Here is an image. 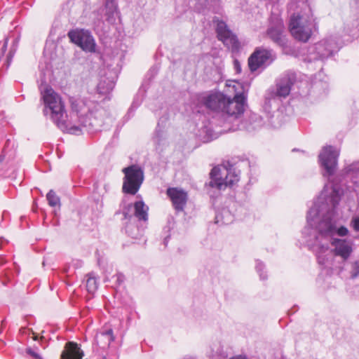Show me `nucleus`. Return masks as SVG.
Segmentation results:
<instances>
[{
    "instance_id": "1",
    "label": "nucleus",
    "mask_w": 359,
    "mask_h": 359,
    "mask_svg": "<svg viewBox=\"0 0 359 359\" xmlns=\"http://www.w3.org/2000/svg\"><path fill=\"white\" fill-rule=\"evenodd\" d=\"M329 181L324 186L320 197L309 209L307 226L303 235L307 246L317 254L327 250L334 236H346L348 233L344 226L337 228L334 208L339 204L343 190L338 183Z\"/></svg>"
},
{
    "instance_id": "2",
    "label": "nucleus",
    "mask_w": 359,
    "mask_h": 359,
    "mask_svg": "<svg viewBox=\"0 0 359 359\" xmlns=\"http://www.w3.org/2000/svg\"><path fill=\"white\" fill-rule=\"evenodd\" d=\"M44 102L43 113L62 131L73 135H79L83 131L93 132L99 130L102 121L97 115H101L98 109H90L81 100L72 101V114L71 120L67 121V115L61 97L50 87H46L42 93Z\"/></svg>"
},
{
    "instance_id": "3",
    "label": "nucleus",
    "mask_w": 359,
    "mask_h": 359,
    "mask_svg": "<svg viewBox=\"0 0 359 359\" xmlns=\"http://www.w3.org/2000/svg\"><path fill=\"white\" fill-rule=\"evenodd\" d=\"M317 24L313 15L304 16L294 13L290 17L289 29L295 39L306 42L311 38L313 29H317Z\"/></svg>"
},
{
    "instance_id": "4",
    "label": "nucleus",
    "mask_w": 359,
    "mask_h": 359,
    "mask_svg": "<svg viewBox=\"0 0 359 359\" xmlns=\"http://www.w3.org/2000/svg\"><path fill=\"white\" fill-rule=\"evenodd\" d=\"M296 79L295 73L287 72L278 81L276 86L269 88L264 96L265 108L269 109L273 104L278 103L281 98L286 97L290 94Z\"/></svg>"
},
{
    "instance_id": "5",
    "label": "nucleus",
    "mask_w": 359,
    "mask_h": 359,
    "mask_svg": "<svg viewBox=\"0 0 359 359\" xmlns=\"http://www.w3.org/2000/svg\"><path fill=\"white\" fill-rule=\"evenodd\" d=\"M233 88H234L236 93L233 98L231 99L226 97L225 101L222 114V116H226L225 118L236 119L245 110L247 93L243 86L240 83H235Z\"/></svg>"
},
{
    "instance_id": "6",
    "label": "nucleus",
    "mask_w": 359,
    "mask_h": 359,
    "mask_svg": "<svg viewBox=\"0 0 359 359\" xmlns=\"http://www.w3.org/2000/svg\"><path fill=\"white\" fill-rule=\"evenodd\" d=\"M339 151L332 146L324 147L318 155L320 167L324 177H330L335 173L337 164Z\"/></svg>"
},
{
    "instance_id": "7",
    "label": "nucleus",
    "mask_w": 359,
    "mask_h": 359,
    "mask_svg": "<svg viewBox=\"0 0 359 359\" xmlns=\"http://www.w3.org/2000/svg\"><path fill=\"white\" fill-rule=\"evenodd\" d=\"M337 50V45L332 38L320 41L311 46L309 50L308 60H322L331 56L334 51Z\"/></svg>"
},
{
    "instance_id": "8",
    "label": "nucleus",
    "mask_w": 359,
    "mask_h": 359,
    "mask_svg": "<svg viewBox=\"0 0 359 359\" xmlns=\"http://www.w3.org/2000/svg\"><path fill=\"white\" fill-rule=\"evenodd\" d=\"M70 41L80 47L83 51L95 53L96 43L91 33L86 29H73L68 32Z\"/></svg>"
},
{
    "instance_id": "9",
    "label": "nucleus",
    "mask_w": 359,
    "mask_h": 359,
    "mask_svg": "<svg viewBox=\"0 0 359 359\" xmlns=\"http://www.w3.org/2000/svg\"><path fill=\"white\" fill-rule=\"evenodd\" d=\"M216 23V32L217 38L232 52H238L240 48V43L236 36L229 29L225 22L219 20L217 18L213 19Z\"/></svg>"
},
{
    "instance_id": "10",
    "label": "nucleus",
    "mask_w": 359,
    "mask_h": 359,
    "mask_svg": "<svg viewBox=\"0 0 359 359\" xmlns=\"http://www.w3.org/2000/svg\"><path fill=\"white\" fill-rule=\"evenodd\" d=\"M275 57L271 50L257 48L248 58V66L251 72L270 65Z\"/></svg>"
},
{
    "instance_id": "11",
    "label": "nucleus",
    "mask_w": 359,
    "mask_h": 359,
    "mask_svg": "<svg viewBox=\"0 0 359 359\" xmlns=\"http://www.w3.org/2000/svg\"><path fill=\"white\" fill-rule=\"evenodd\" d=\"M239 176L240 170L229 161L215 166L210 172V180H233Z\"/></svg>"
},
{
    "instance_id": "12",
    "label": "nucleus",
    "mask_w": 359,
    "mask_h": 359,
    "mask_svg": "<svg viewBox=\"0 0 359 359\" xmlns=\"http://www.w3.org/2000/svg\"><path fill=\"white\" fill-rule=\"evenodd\" d=\"M283 21L276 17L273 19L266 31V36L275 43L280 46H285L287 39L284 35Z\"/></svg>"
},
{
    "instance_id": "13",
    "label": "nucleus",
    "mask_w": 359,
    "mask_h": 359,
    "mask_svg": "<svg viewBox=\"0 0 359 359\" xmlns=\"http://www.w3.org/2000/svg\"><path fill=\"white\" fill-rule=\"evenodd\" d=\"M198 101L207 108L213 111H221L223 114L226 96L220 93L208 95H196Z\"/></svg>"
},
{
    "instance_id": "14",
    "label": "nucleus",
    "mask_w": 359,
    "mask_h": 359,
    "mask_svg": "<svg viewBox=\"0 0 359 359\" xmlns=\"http://www.w3.org/2000/svg\"><path fill=\"white\" fill-rule=\"evenodd\" d=\"M166 194L172 201L174 209L177 212L183 211L188 200L187 192L181 188L169 187Z\"/></svg>"
},
{
    "instance_id": "15",
    "label": "nucleus",
    "mask_w": 359,
    "mask_h": 359,
    "mask_svg": "<svg viewBox=\"0 0 359 359\" xmlns=\"http://www.w3.org/2000/svg\"><path fill=\"white\" fill-rule=\"evenodd\" d=\"M330 243L334 246V254L340 256L343 259H347L352 252L351 243L346 240L334 239Z\"/></svg>"
},
{
    "instance_id": "16",
    "label": "nucleus",
    "mask_w": 359,
    "mask_h": 359,
    "mask_svg": "<svg viewBox=\"0 0 359 359\" xmlns=\"http://www.w3.org/2000/svg\"><path fill=\"white\" fill-rule=\"evenodd\" d=\"M130 208L134 210L133 215H131L135 219H137L138 222H147L149 207L142 201H138L133 204L128 205L127 212H129Z\"/></svg>"
},
{
    "instance_id": "17",
    "label": "nucleus",
    "mask_w": 359,
    "mask_h": 359,
    "mask_svg": "<svg viewBox=\"0 0 359 359\" xmlns=\"http://www.w3.org/2000/svg\"><path fill=\"white\" fill-rule=\"evenodd\" d=\"M83 352L76 343L69 341L61 354V359H82Z\"/></svg>"
},
{
    "instance_id": "18",
    "label": "nucleus",
    "mask_w": 359,
    "mask_h": 359,
    "mask_svg": "<svg viewBox=\"0 0 359 359\" xmlns=\"http://www.w3.org/2000/svg\"><path fill=\"white\" fill-rule=\"evenodd\" d=\"M234 181H209L205 184L207 191L210 197H217L220 191L224 190L226 187H231Z\"/></svg>"
},
{
    "instance_id": "19",
    "label": "nucleus",
    "mask_w": 359,
    "mask_h": 359,
    "mask_svg": "<svg viewBox=\"0 0 359 359\" xmlns=\"http://www.w3.org/2000/svg\"><path fill=\"white\" fill-rule=\"evenodd\" d=\"M123 215L129 221L125 227L126 233L132 238H139L142 235L143 229L136 224V221L128 212H123Z\"/></svg>"
},
{
    "instance_id": "20",
    "label": "nucleus",
    "mask_w": 359,
    "mask_h": 359,
    "mask_svg": "<svg viewBox=\"0 0 359 359\" xmlns=\"http://www.w3.org/2000/svg\"><path fill=\"white\" fill-rule=\"evenodd\" d=\"M125 174L123 180H144V172L137 165H132L122 170Z\"/></svg>"
},
{
    "instance_id": "21",
    "label": "nucleus",
    "mask_w": 359,
    "mask_h": 359,
    "mask_svg": "<svg viewBox=\"0 0 359 359\" xmlns=\"http://www.w3.org/2000/svg\"><path fill=\"white\" fill-rule=\"evenodd\" d=\"M142 181H124L123 191L126 194L135 195L139 190Z\"/></svg>"
},
{
    "instance_id": "22",
    "label": "nucleus",
    "mask_w": 359,
    "mask_h": 359,
    "mask_svg": "<svg viewBox=\"0 0 359 359\" xmlns=\"http://www.w3.org/2000/svg\"><path fill=\"white\" fill-rule=\"evenodd\" d=\"M98 287V283L96 278L92 274L87 275L86 288L89 293H94Z\"/></svg>"
},
{
    "instance_id": "23",
    "label": "nucleus",
    "mask_w": 359,
    "mask_h": 359,
    "mask_svg": "<svg viewBox=\"0 0 359 359\" xmlns=\"http://www.w3.org/2000/svg\"><path fill=\"white\" fill-rule=\"evenodd\" d=\"M344 172L347 175L354 177H359V161L353 162L344 170Z\"/></svg>"
},
{
    "instance_id": "24",
    "label": "nucleus",
    "mask_w": 359,
    "mask_h": 359,
    "mask_svg": "<svg viewBox=\"0 0 359 359\" xmlns=\"http://www.w3.org/2000/svg\"><path fill=\"white\" fill-rule=\"evenodd\" d=\"M217 222L221 220L224 224H230L233 221V216L227 210H223L222 212L216 216Z\"/></svg>"
},
{
    "instance_id": "25",
    "label": "nucleus",
    "mask_w": 359,
    "mask_h": 359,
    "mask_svg": "<svg viewBox=\"0 0 359 359\" xmlns=\"http://www.w3.org/2000/svg\"><path fill=\"white\" fill-rule=\"evenodd\" d=\"M48 204L51 207L60 205V198L55 194L53 190H50L46 195Z\"/></svg>"
},
{
    "instance_id": "26",
    "label": "nucleus",
    "mask_w": 359,
    "mask_h": 359,
    "mask_svg": "<svg viewBox=\"0 0 359 359\" xmlns=\"http://www.w3.org/2000/svg\"><path fill=\"white\" fill-rule=\"evenodd\" d=\"M97 339H106V345L109 346L110 343L114 341L113 331L112 330H107L102 332L100 335L97 336Z\"/></svg>"
},
{
    "instance_id": "27",
    "label": "nucleus",
    "mask_w": 359,
    "mask_h": 359,
    "mask_svg": "<svg viewBox=\"0 0 359 359\" xmlns=\"http://www.w3.org/2000/svg\"><path fill=\"white\" fill-rule=\"evenodd\" d=\"M105 6L107 10V15H109L108 20H109L111 15H112L116 10V5L114 0H105Z\"/></svg>"
},
{
    "instance_id": "28",
    "label": "nucleus",
    "mask_w": 359,
    "mask_h": 359,
    "mask_svg": "<svg viewBox=\"0 0 359 359\" xmlns=\"http://www.w3.org/2000/svg\"><path fill=\"white\" fill-rule=\"evenodd\" d=\"M350 273L352 278H355L359 276V260L352 263Z\"/></svg>"
},
{
    "instance_id": "29",
    "label": "nucleus",
    "mask_w": 359,
    "mask_h": 359,
    "mask_svg": "<svg viewBox=\"0 0 359 359\" xmlns=\"http://www.w3.org/2000/svg\"><path fill=\"white\" fill-rule=\"evenodd\" d=\"M350 226L352 227L355 231H359V216L353 217L351 219Z\"/></svg>"
},
{
    "instance_id": "30",
    "label": "nucleus",
    "mask_w": 359,
    "mask_h": 359,
    "mask_svg": "<svg viewBox=\"0 0 359 359\" xmlns=\"http://www.w3.org/2000/svg\"><path fill=\"white\" fill-rule=\"evenodd\" d=\"M164 139L163 133L159 130H156L154 141L156 144L160 145L161 142Z\"/></svg>"
},
{
    "instance_id": "31",
    "label": "nucleus",
    "mask_w": 359,
    "mask_h": 359,
    "mask_svg": "<svg viewBox=\"0 0 359 359\" xmlns=\"http://www.w3.org/2000/svg\"><path fill=\"white\" fill-rule=\"evenodd\" d=\"M263 268L264 264L261 262L257 261L256 264V269L257 272L259 273L261 279L264 280L266 278V276H264V274L261 273V271L263 269Z\"/></svg>"
},
{
    "instance_id": "32",
    "label": "nucleus",
    "mask_w": 359,
    "mask_h": 359,
    "mask_svg": "<svg viewBox=\"0 0 359 359\" xmlns=\"http://www.w3.org/2000/svg\"><path fill=\"white\" fill-rule=\"evenodd\" d=\"M26 352H27V354H29L31 356H32L34 359H41L40 355L37 353L34 352L30 348H27Z\"/></svg>"
},
{
    "instance_id": "33",
    "label": "nucleus",
    "mask_w": 359,
    "mask_h": 359,
    "mask_svg": "<svg viewBox=\"0 0 359 359\" xmlns=\"http://www.w3.org/2000/svg\"><path fill=\"white\" fill-rule=\"evenodd\" d=\"M114 278H116V282L118 285H121L124 281V276L122 273H117Z\"/></svg>"
},
{
    "instance_id": "34",
    "label": "nucleus",
    "mask_w": 359,
    "mask_h": 359,
    "mask_svg": "<svg viewBox=\"0 0 359 359\" xmlns=\"http://www.w3.org/2000/svg\"><path fill=\"white\" fill-rule=\"evenodd\" d=\"M233 65H234V68L236 70V72L238 73H240L241 72V66L240 62L237 60H235L233 62Z\"/></svg>"
},
{
    "instance_id": "35",
    "label": "nucleus",
    "mask_w": 359,
    "mask_h": 359,
    "mask_svg": "<svg viewBox=\"0 0 359 359\" xmlns=\"http://www.w3.org/2000/svg\"><path fill=\"white\" fill-rule=\"evenodd\" d=\"M6 156L4 154L0 155V164H1L5 160Z\"/></svg>"
},
{
    "instance_id": "36",
    "label": "nucleus",
    "mask_w": 359,
    "mask_h": 359,
    "mask_svg": "<svg viewBox=\"0 0 359 359\" xmlns=\"http://www.w3.org/2000/svg\"><path fill=\"white\" fill-rule=\"evenodd\" d=\"M318 260L319 264H325L324 259L323 258H321V257L320 255H318Z\"/></svg>"
},
{
    "instance_id": "37",
    "label": "nucleus",
    "mask_w": 359,
    "mask_h": 359,
    "mask_svg": "<svg viewBox=\"0 0 359 359\" xmlns=\"http://www.w3.org/2000/svg\"><path fill=\"white\" fill-rule=\"evenodd\" d=\"M229 359H246L245 357H243V356H241V355H238V356H234V357H232Z\"/></svg>"
},
{
    "instance_id": "38",
    "label": "nucleus",
    "mask_w": 359,
    "mask_h": 359,
    "mask_svg": "<svg viewBox=\"0 0 359 359\" xmlns=\"http://www.w3.org/2000/svg\"><path fill=\"white\" fill-rule=\"evenodd\" d=\"M7 44H8V42H7V39H6V40L5 41V42H4V46H3V48H2L3 50H5L6 49V48H7Z\"/></svg>"
},
{
    "instance_id": "39",
    "label": "nucleus",
    "mask_w": 359,
    "mask_h": 359,
    "mask_svg": "<svg viewBox=\"0 0 359 359\" xmlns=\"http://www.w3.org/2000/svg\"><path fill=\"white\" fill-rule=\"evenodd\" d=\"M184 359H196L191 356H186Z\"/></svg>"
},
{
    "instance_id": "40",
    "label": "nucleus",
    "mask_w": 359,
    "mask_h": 359,
    "mask_svg": "<svg viewBox=\"0 0 359 359\" xmlns=\"http://www.w3.org/2000/svg\"><path fill=\"white\" fill-rule=\"evenodd\" d=\"M168 241V238H165V240H164V244H165V245H167Z\"/></svg>"
}]
</instances>
